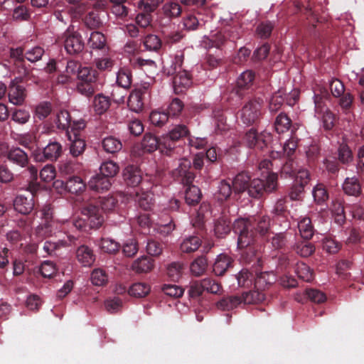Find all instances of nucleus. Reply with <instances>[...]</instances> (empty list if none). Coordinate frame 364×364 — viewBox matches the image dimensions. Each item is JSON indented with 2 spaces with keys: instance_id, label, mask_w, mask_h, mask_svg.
I'll return each instance as SVG.
<instances>
[{
  "instance_id": "3c124183",
  "label": "nucleus",
  "mask_w": 364,
  "mask_h": 364,
  "mask_svg": "<svg viewBox=\"0 0 364 364\" xmlns=\"http://www.w3.org/2000/svg\"><path fill=\"white\" fill-rule=\"evenodd\" d=\"M88 45L92 49L101 50L106 45L105 36L101 32L93 31L88 40Z\"/></svg>"
},
{
  "instance_id": "603ef678",
  "label": "nucleus",
  "mask_w": 364,
  "mask_h": 364,
  "mask_svg": "<svg viewBox=\"0 0 364 364\" xmlns=\"http://www.w3.org/2000/svg\"><path fill=\"white\" fill-rule=\"evenodd\" d=\"M236 279L239 287H250L255 282V275L246 269H242L237 275Z\"/></svg>"
},
{
  "instance_id": "0eeeda50",
  "label": "nucleus",
  "mask_w": 364,
  "mask_h": 364,
  "mask_svg": "<svg viewBox=\"0 0 364 364\" xmlns=\"http://www.w3.org/2000/svg\"><path fill=\"white\" fill-rule=\"evenodd\" d=\"M189 132L186 126L179 124L171 129L168 134L162 138L161 153L168 156H173L176 149V142L180 139L186 136Z\"/></svg>"
},
{
  "instance_id": "4c0bfd02",
  "label": "nucleus",
  "mask_w": 364,
  "mask_h": 364,
  "mask_svg": "<svg viewBox=\"0 0 364 364\" xmlns=\"http://www.w3.org/2000/svg\"><path fill=\"white\" fill-rule=\"evenodd\" d=\"M208 265L207 258L205 256H199L191 263V272L195 277H200L205 273Z\"/></svg>"
},
{
  "instance_id": "dca6fc26",
  "label": "nucleus",
  "mask_w": 364,
  "mask_h": 364,
  "mask_svg": "<svg viewBox=\"0 0 364 364\" xmlns=\"http://www.w3.org/2000/svg\"><path fill=\"white\" fill-rule=\"evenodd\" d=\"M78 238L73 235H68L67 240H59L56 242H53L50 240H48L45 242L43 245V250L48 255H57V251H58L61 247H65L68 246H76L79 243Z\"/></svg>"
},
{
  "instance_id": "f257e3e1",
  "label": "nucleus",
  "mask_w": 364,
  "mask_h": 364,
  "mask_svg": "<svg viewBox=\"0 0 364 364\" xmlns=\"http://www.w3.org/2000/svg\"><path fill=\"white\" fill-rule=\"evenodd\" d=\"M172 176L175 181L188 186L185 191L186 203L193 206L198 204L201 200L202 193L198 186L191 185L196 175L191 171V161L186 159H181L178 166L173 170Z\"/></svg>"
},
{
  "instance_id": "09e8293b",
  "label": "nucleus",
  "mask_w": 364,
  "mask_h": 364,
  "mask_svg": "<svg viewBox=\"0 0 364 364\" xmlns=\"http://www.w3.org/2000/svg\"><path fill=\"white\" fill-rule=\"evenodd\" d=\"M76 89L82 95L90 97L97 90V80H92V82H78Z\"/></svg>"
},
{
  "instance_id": "13d9d810",
  "label": "nucleus",
  "mask_w": 364,
  "mask_h": 364,
  "mask_svg": "<svg viewBox=\"0 0 364 364\" xmlns=\"http://www.w3.org/2000/svg\"><path fill=\"white\" fill-rule=\"evenodd\" d=\"M296 272L299 278L304 282H311L314 279V271L305 263L297 264Z\"/></svg>"
},
{
  "instance_id": "f704fd0d",
  "label": "nucleus",
  "mask_w": 364,
  "mask_h": 364,
  "mask_svg": "<svg viewBox=\"0 0 364 364\" xmlns=\"http://www.w3.org/2000/svg\"><path fill=\"white\" fill-rule=\"evenodd\" d=\"M154 260L147 256H143L136 259L132 264V269L135 272L146 273L152 269Z\"/></svg>"
},
{
  "instance_id": "c03bdc74",
  "label": "nucleus",
  "mask_w": 364,
  "mask_h": 364,
  "mask_svg": "<svg viewBox=\"0 0 364 364\" xmlns=\"http://www.w3.org/2000/svg\"><path fill=\"white\" fill-rule=\"evenodd\" d=\"M242 303L245 304H251L262 302L265 299V294L262 291L251 290L250 291L243 292L241 296Z\"/></svg>"
},
{
  "instance_id": "9b49d317",
  "label": "nucleus",
  "mask_w": 364,
  "mask_h": 364,
  "mask_svg": "<svg viewBox=\"0 0 364 364\" xmlns=\"http://www.w3.org/2000/svg\"><path fill=\"white\" fill-rule=\"evenodd\" d=\"M82 213L90 228H99L104 223L103 212L98 205L90 203L82 208Z\"/></svg>"
},
{
  "instance_id": "1a4fd4ad",
  "label": "nucleus",
  "mask_w": 364,
  "mask_h": 364,
  "mask_svg": "<svg viewBox=\"0 0 364 364\" xmlns=\"http://www.w3.org/2000/svg\"><path fill=\"white\" fill-rule=\"evenodd\" d=\"M63 154V146L58 141H50L43 150L34 152L33 158L38 162H43L46 160L50 161H56Z\"/></svg>"
},
{
  "instance_id": "a211bd4d",
  "label": "nucleus",
  "mask_w": 364,
  "mask_h": 364,
  "mask_svg": "<svg viewBox=\"0 0 364 364\" xmlns=\"http://www.w3.org/2000/svg\"><path fill=\"white\" fill-rule=\"evenodd\" d=\"M234 259L227 254H220L217 256L213 265V272L216 276H223L233 267Z\"/></svg>"
},
{
  "instance_id": "a18cd8bd",
  "label": "nucleus",
  "mask_w": 364,
  "mask_h": 364,
  "mask_svg": "<svg viewBox=\"0 0 364 364\" xmlns=\"http://www.w3.org/2000/svg\"><path fill=\"white\" fill-rule=\"evenodd\" d=\"M240 304H242V299L240 296H230L224 297L218 301L217 307L223 311H230L236 308Z\"/></svg>"
},
{
  "instance_id": "2eb2a0df",
  "label": "nucleus",
  "mask_w": 364,
  "mask_h": 364,
  "mask_svg": "<svg viewBox=\"0 0 364 364\" xmlns=\"http://www.w3.org/2000/svg\"><path fill=\"white\" fill-rule=\"evenodd\" d=\"M12 65L14 73L18 75L14 80H17L18 82H27L31 81L34 83H38V77L32 73L30 65H26L25 60L18 61Z\"/></svg>"
},
{
  "instance_id": "864d4df0",
  "label": "nucleus",
  "mask_w": 364,
  "mask_h": 364,
  "mask_svg": "<svg viewBox=\"0 0 364 364\" xmlns=\"http://www.w3.org/2000/svg\"><path fill=\"white\" fill-rule=\"evenodd\" d=\"M200 282L204 291H207L213 294H220L222 290L221 284L215 279L207 277L200 280Z\"/></svg>"
},
{
  "instance_id": "bf43d9fd",
  "label": "nucleus",
  "mask_w": 364,
  "mask_h": 364,
  "mask_svg": "<svg viewBox=\"0 0 364 364\" xmlns=\"http://www.w3.org/2000/svg\"><path fill=\"white\" fill-rule=\"evenodd\" d=\"M183 26L188 31H195L203 28L205 26V21L194 15L189 14L183 18Z\"/></svg>"
},
{
  "instance_id": "72a5a7b5",
  "label": "nucleus",
  "mask_w": 364,
  "mask_h": 364,
  "mask_svg": "<svg viewBox=\"0 0 364 364\" xmlns=\"http://www.w3.org/2000/svg\"><path fill=\"white\" fill-rule=\"evenodd\" d=\"M201 239L198 235L186 237L180 245V250L183 253H192L201 245Z\"/></svg>"
},
{
  "instance_id": "412c9836",
  "label": "nucleus",
  "mask_w": 364,
  "mask_h": 364,
  "mask_svg": "<svg viewBox=\"0 0 364 364\" xmlns=\"http://www.w3.org/2000/svg\"><path fill=\"white\" fill-rule=\"evenodd\" d=\"M343 192L350 196L358 197L362 193V187L357 176L347 177L342 185Z\"/></svg>"
},
{
  "instance_id": "7ed1b4c3",
  "label": "nucleus",
  "mask_w": 364,
  "mask_h": 364,
  "mask_svg": "<svg viewBox=\"0 0 364 364\" xmlns=\"http://www.w3.org/2000/svg\"><path fill=\"white\" fill-rule=\"evenodd\" d=\"M278 186V175L276 173H269L266 179H252L247 190L248 195L253 198L259 199L267 194L277 190Z\"/></svg>"
},
{
  "instance_id": "f03ea898",
  "label": "nucleus",
  "mask_w": 364,
  "mask_h": 364,
  "mask_svg": "<svg viewBox=\"0 0 364 364\" xmlns=\"http://www.w3.org/2000/svg\"><path fill=\"white\" fill-rule=\"evenodd\" d=\"M254 225L245 218H238L232 224V230L238 235L237 245L240 249L244 247L257 245L259 236L254 230Z\"/></svg>"
},
{
  "instance_id": "b1692460",
  "label": "nucleus",
  "mask_w": 364,
  "mask_h": 364,
  "mask_svg": "<svg viewBox=\"0 0 364 364\" xmlns=\"http://www.w3.org/2000/svg\"><path fill=\"white\" fill-rule=\"evenodd\" d=\"M68 140L70 141V153L73 157H77L83 154L86 149L85 141L80 136V134H74L72 136L70 132L68 134Z\"/></svg>"
},
{
  "instance_id": "423d86ee",
  "label": "nucleus",
  "mask_w": 364,
  "mask_h": 364,
  "mask_svg": "<svg viewBox=\"0 0 364 364\" xmlns=\"http://www.w3.org/2000/svg\"><path fill=\"white\" fill-rule=\"evenodd\" d=\"M62 39L66 52L70 55L80 53L85 48L82 35L73 25H70L63 33Z\"/></svg>"
},
{
  "instance_id": "79ce46f5",
  "label": "nucleus",
  "mask_w": 364,
  "mask_h": 364,
  "mask_svg": "<svg viewBox=\"0 0 364 364\" xmlns=\"http://www.w3.org/2000/svg\"><path fill=\"white\" fill-rule=\"evenodd\" d=\"M110 105L109 98L103 94H98L94 97L93 107L95 112L97 114H102L106 112L109 109Z\"/></svg>"
},
{
  "instance_id": "9d476101",
  "label": "nucleus",
  "mask_w": 364,
  "mask_h": 364,
  "mask_svg": "<svg viewBox=\"0 0 364 364\" xmlns=\"http://www.w3.org/2000/svg\"><path fill=\"white\" fill-rule=\"evenodd\" d=\"M255 79V73L252 70L243 72L237 80V85L232 88L230 92V97H237L238 100H242L247 94L252 85Z\"/></svg>"
},
{
  "instance_id": "aec40b11",
  "label": "nucleus",
  "mask_w": 364,
  "mask_h": 364,
  "mask_svg": "<svg viewBox=\"0 0 364 364\" xmlns=\"http://www.w3.org/2000/svg\"><path fill=\"white\" fill-rule=\"evenodd\" d=\"M123 178L126 184L132 187H136L142 182L141 171L134 165L128 166L124 168Z\"/></svg>"
},
{
  "instance_id": "20e7f679",
  "label": "nucleus",
  "mask_w": 364,
  "mask_h": 364,
  "mask_svg": "<svg viewBox=\"0 0 364 364\" xmlns=\"http://www.w3.org/2000/svg\"><path fill=\"white\" fill-rule=\"evenodd\" d=\"M41 223L36 228L38 236L50 237L59 228V223L53 218V208L50 204L45 205L41 210Z\"/></svg>"
},
{
  "instance_id": "680f3d73",
  "label": "nucleus",
  "mask_w": 364,
  "mask_h": 364,
  "mask_svg": "<svg viewBox=\"0 0 364 364\" xmlns=\"http://www.w3.org/2000/svg\"><path fill=\"white\" fill-rule=\"evenodd\" d=\"M119 170V166L112 161H105L100 166V173L109 179L116 176Z\"/></svg>"
},
{
  "instance_id": "58836bf2",
  "label": "nucleus",
  "mask_w": 364,
  "mask_h": 364,
  "mask_svg": "<svg viewBox=\"0 0 364 364\" xmlns=\"http://www.w3.org/2000/svg\"><path fill=\"white\" fill-rule=\"evenodd\" d=\"M127 105L132 111L139 112L144 108V97L139 91L132 90L129 96Z\"/></svg>"
},
{
  "instance_id": "473e14b6",
  "label": "nucleus",
  "mask_w": 364,
  "mask_h": 364,
  "mask_svg": "<svg viewBox=\"0 0 364 364\" xmlns=\"http://www.w3.org/2000/svg\"><path fill=\"white\" fill-rule=\"evenodd\" d=\"M242 252V260L246 264L252 262H258L260 259L259 246V245H250L244 247Z\"/></svg>"
},
{
  "instance_id": "7c9ffc66",
  "label": "nucleus",
  "mask_w": 364,
  "mask_h": 364,
  "mask_svg": "<svg viewBox=\"0 0 364 364\" xmlns=\"http://www.w3.org/2000/svg\"><path fill=\"white\" fill-rule=\"evenodd\" d=\"M117 85L125 90L131 87L132 82V72L130 68L127 67L121 68L117 73Z\"/></svg>"
},
{
  "instance_id": "ddd939ff",
  "label": "nucleus",
  "mask_w": 364,
  "mask_h": 364,
  "mask_svg": "<svg viewBox=\"0 0 364 364\" xmlns=\"http://www.w3.org/2000/svg\"><path fill=\"white\" fill-rule=\"evenodd\" d=\"M21 82L17 80H12L8 88L9 100L15 105H21L26 97V90L19 85Z\"/></svg>"
},
{
  "instance_id": "c85d7f7f",
  "label": "nucleus",
  "mask_w": 364,
  "mask_h": 364,
  "mask_svg": "<svg viewBox=\"0 0 364 364\" xmlns=\"http://www.w3.org/2000/svg\"><path fill=\"white\" fill-rule=\"evenodd\" d=\"M298 229L301 237L306 240H310L314 233L315 229L310 218L304 217L298 222Z\"/></svg>"
},
{
  "instance_id": "5701e85b",
  "label": "nucleus",
  "mask_w": 364,
  "mask_h": 364,
  "mask_svg": "<svg viewBox=\"0 0 364 364\" xmlns=\"http://www.w3.org/2000/svg\"><path fill=\"white\" fill-rule=\"evenodd\" d=\"M251 181V176L247 172H241L237 174L232 182L234 195L236 196L245 191L247 192Z\"/></svg>"
},
{
  "instance_id": "f8f14e48",
  "label": "nucleus",
  "mask_w": 364,
  "mask_h": 364,
  "mask_svg": "<svg viewBox=\"0 0 364 364\" xmlns=\"http://www.w3.org/2000/svg\"><path fill=\"white\" fill-rule=\"evenodd\" d=\"M298 100V95L294 92L291 95H287L282 90L275 92L269 102V109L271 112H276L286 101L289 105H293Z\"/></svg>"
},
{
  "instance_id": "2f4dec72",
  "label": "nucleus",
  "mask_w": 364,
  "mask_h": 364,
  "mask_svg": "<svg viewBox=\"0 0 364 364\" xmlns=\"http://www.w3.org/2000/svg\"><path fill=\"white\" fill-rule=\"evenodd\" d=\"M293 250L299 256L308 257L314 253L316 247L309 240H304L297 241L293 246Z\"/></svg>"
},
{
  "instance_id": "de8ad7c7",
  "label": "nucleus",
  "mask_w": 364,
  "mask_h": 364,
  "mask_svg": "<svg viewBox=\"0 0 364 364\" xmlns=\"http://www.w3.org/2000/svg\"><path fill=\"white\" fill-rule=\"evenodd\" d=\"M151 291L149 285L146 283L138 282L133 284L128 289V294L134 297H145Z\"/></svg>"
},
{
  "instance_id": "37998d69",
  "label": "nucleus",
  "mask_w": 364,
  "mask_h": 364,
  "mask_svg": "<svg viewBox=\"0 0 364 364\" xmlns=\"http://www.w3.org/2000/svg\"><path fill=\"white\" fill-rule=\"evenodd\" d=\"M56 127L60 130H65L67 134L70 132L71 125V117L70 113L66 110H62L56 114L54 119Z\"/></svg>"
},
{
  "instance_id": "393cba45",
  "label": "nucleus",
  "mask_w": 364,
  "mask_h": 364,
  "mask_svg": "<svg viewBox=\"0 0 364 364\" xmlns=\"http://www.w3.org/2000/svg\"><path fill=\"white\" fill-rule=\"evenodd\" d=\"M162 139L159 140L151 133H146L141 142V148L144 152L151 153L159 149L161 152Z\"/></svg>"
},
{
  "instance_id": "6e6d98bb",
  "label": "nucleus",
  "mask_w": 364,
  "mask_h": 364,
  "mask_svg": "<svg viewBox=\"0 0 364 364\" xmlns=\"http://www.w3.org/2000/svg\"><path fill=\"white\" fill-rule=\"evenodd\" d=\"M337 153V159L343 164H348L353 159L352 151L346 144H340Z\"/></svg>"
},
{
  "instance_id": "69168bd1",
  "label": "nucleus",
  "mask_w": 364,
  "mask_h": 364,
  "mask_svg": "<svg viewBox=\"0 0 364 364\" xmlns=\"http://www.w3.org/2000/svg\"><path fill=\"white\" fill-rule=\"evenodd\" d=\"M117 200L112 196L100 198L99 200L97 202V205H99L101 211H112L113 210L116 205H117Z\"/></svg>"
},
{
  "instance_id": "c9c22d12",
  "label": "nucleus",
  "mask_w": 364,
  "mask_h": 364,
  "mask_svg": "<svg viewBox=\"0 0 364 364\" xmlns=\"http://www.w3.org/2000/svg\"><path fill=\"white\" fill-rule=\"evenodd\" d=\"M76 256L84 266H90L95 260L92 250L86 245H81L77 248Z\"/></svg>"
},
{
  "instance_id": "4468645a",
  "label": "nucleus",
  "mask_w": 364,
  "mask_h": 364,
  "mask_svg": "<svg viewBox=\"0 0 364 364\" xmlns=\"http://www.w3.org/2000/svg\"><path fill=\"white\" fill-rule=\"evenodd\" d=\"M36 193L30 191L28 196H18L14 201V209L23 215L29 214L35 207L34 196Z\"/></svg>"
},
{
  "instance_id": "e2e57ef3",
  "label": "nucleus",
  "mask_w": 364,
  "mask_h": 364,
  "mask_svg": "<svg viewBox=\"0 0 364 364\" xmlns=\"http://www.w3.org/2000/svg\"><path fill=\"white\" fill-rule=\"evenodd\" d=\"M274 24L270 21H263L256 28V36L262 39L268 38L272 32Z\"/></svg>"
},
{
  "instance_id": "6e6552de",
  "label": "nucleus",
  "mask_w": 364,
  "mask_h": 364,
  "mask_svg": "<svg viewBox=\"0 0 364 364\" xmlns=\"http://www.w3.org/2000/svg\"><path fill=\"white\" fill-rule=\"evenodd\" d=\"M271 139L269 133L263 132L258 134L256 129L252 128L246 132L243 140L249 148L262 150L268 146Z\"/></svg>"
},
{
  "instance_id": "4d7b16f0",
  "label": "nucleus",
  "mask_w": 364,
  "mask_h": 364,
  "mask_svg": "<svg viewBox=\"0 0 364 364\" xmlns=\"http://www.w3.org/2000/svg\"><path fill=\"white\" fill-rule=\"evenodd\" d=\"M313 197L316 203L323 204L328 199V193L323 183L317 184L312 191Z\"/></svg>"
},
{
  "instance_id": "a878e982",
  "label": "nucleus",
  "mask_w": 364,
  "mask_h": 364,
  "mask_svg": "<svg viewBox=\"0 0 364 364\" xmlns=\"http://www.w3.org/2000/svg\"><path fill=\"white\" fill-rule=\"evenodd\" d=\"M111 185L110 179L101 173L92 176L88 182V187L96 192L107 191Z\"/></svg>"
},
{
  "instance_id": "774afa93",
  "label": "nucleus",
  "mask_w": 364,
  "mask_h": 364,
  "mask_svg": "<svg viewBox=\"0 0 364 364\" xmlns=\"http://www.w3.org/2000/svg\"><path fill=\"white\" fill-rule=\"evenodd\" d=\"M144 47L149 50H158L161 46V40L156 35L149 34L143 41Z\"/></svg>"
},
{
  "instance_id": "5fc2aeb1",
  "label": "nucleus",
  "mask_w": 364,
  "mask_h": 364,
  "mask_svg": "<svg viewBox=\"0 0 364 364\" xmlns=\"http://www.w3.org/2000/svg\"><path fill=\"white\" fill-rule=\"evenodd\" d=\"M328 97V93L326 90H321L319 94L314 93V101L315 105V112L316 114H321L326 112L328 108L326 107L325 100Z\"/></svg>"
},
{
  "instance_id": "e433bc0d",
  "label": "nucleus",
  "mask_w": 364,
  "mask_h": 364,
  "mask_svg": "<svg viewBox=\"0 0 364 364\" xmlns=\"http://www.w3.org/2000/svg\"><path fill=\"white\" fill-rule=\"evenodd\" d=\"M274 276L268 272H260L255 276V289L264 291L268 286L274 283Z\"/></svg>"
},
{
  "instance_id": "052dcab7",
  "label": "nucleus",
  "mask_w": 364,
  "mask_h": 364,
  "mask_svg": "<svg viewBox=\"0 0 364 364\" xmlns=\"http://www.w3.org/2000/svg\"><path fill=\"white\" fill-rule=\"evenodd\" d=\"M168 114L166 111L154 110L151 112L149 120L156 127H162L168 119Z\"/></svg>"
},
{
  "instance_id": "4be33fe9",
  "label": "nucleus",
  "mask_w": 364,
  "mask_h": 364,
  "mask_svg": "<svg viewBox=\"0 0 364 364\" xmlns=\"http://www.w3.org/2000/svg\"><path fill=\"white\" fill-rule=\"evenodd\" d=\"M191 85L190 75L186 70H178L173 77V85L176 94L183 92Z\"/></svg>"
},
{
  "instance_id": "49530a36",
  "label": "nucleus",
  "mask_w": 364,
  "mask_h": 364,
  "mask_svg": "<svg viewBox=\"0 0 364 364\" xmlns=\"http://www.w3.org/2000/svg\"><path fill=\"white\" fill-rule=\"evenodd\" d=\"M136 200L139 206L144 210H150L154 205L153 193L150 192L136 193Z\"/></svg>"
},
{
  "instance_id": "c756f323",
  "label": "nucleus",
  "mask_w": 364,
  "mask_h": 364,
  "mask_svg": "<svg viewBox=\"0 0 364 364\" xmlns=\"http://www.w3.org/2000/svg\"><path fill=\"white\" fill-rule=\"evenodd\" d=\"M83 23L91 30L98 29L103 25L100 13L96 10L89 11L83 18Z\"/></svg>"
},
{
  "instance_id": "39448f33",
  "label": "nucleus",
  "mask_w": 364,
  "mask_h": 364,
  "mask_svg": "<svg viewBox=\"0 0 364 364\" xmlns=\"http://www.w3.org/2000/svg\"><path fill=\"white\" fill-rule=\"evenodd\" d=\"M262 104L259 100H248L239 112L241 122L247 126L257 124L262 115Z\"/></svg>"
},
{
  "instance_id": "bb28decb",
  "label": "nucleus",
  "mask_w": 364,
  "mask_h": 364,
  "mask_svg": "<svg viewBox=\"0 0 364 364\" xmlns=\"http://www.w3.org/2000/svg\"><path fill=\"white\" fill-rule=\"evenodd\" d=\"M232 194H234V191L232 183L223 180L218 186L215 198L218 202L223 203L230 199Z\"/></svg>"
},
{
  "instance_id": "a19ab883",
  "label": "nucleus",
  "mask_w": 364,
  "mask_h": 364,
  "mask_svg": "<svg viewBox=\"0 0 364 364\" xmlns=\"http://www.w3.org/2000/svg\"><path fill=\"white\" fill-rule=\"evenodd\" d=\"M274 127L278 134L284 133L291 128V120L287 114L281 112L276 117Z\"/></svg>"
},
{
  "instance_id": "0e129e2a",
  "label": "nucleus",
  "mask_w": 364,
  "mask_h": 364,
  "mask_svg": "<svg viewBox=\"0 0 364 364\" xmlns=\"http://www.w3.org/2000/svg\"><path fill=\"white\" fill-rule=\"evenodd\" d=\"M102 251L109 254H115L120 249V244L110 238H102L100 243Z\"/></svg>"
},
{
  "instance_id": "f3484780",
  "label": "nucleus",
  "mask_w": 364,
  "mask_h": 364,
  "mask_svg": "<svg viewBox=\"0 0 364 364\" xmlns=\"http://www.w3.org/2000/svg\"><path fill=\"white\" fill-rule=\"evenodd\" d=\"M6 157L11 163L21 168L27 167L29 164L27 154L19 147L9 148L6 151Z\"/></svg>"
},
{
  "instance_id": "8fccbe9b",
  "label": "nucleus",
  "mask_w": 364,
  "mask_h": 364,
  "mask_svg": "<svg viewBox=\"0 0 364 364\" xmlns=\"http://www.w3.org/2000/svg\"><path fill=\"white\" fill-rule=\"evenodd\" d=\"M102 146L106 152L110 154L117 153L122 148L120 140L113 136L105 138L102 141Z\"/></svg>"
},
{
  "instance_id": "cd10ccee",
  "label": "nucleus",
  "mask_w": 364,
  "mask_h": 364,
  "mask_svg": "<svg viewBox=\"0 0 364 364\" xmlns=\"http://www.w3.org/2000/svg\"><path fill=\"white\" fill-rule=\"evenodd\" d=\"M86 184L83 180L77 176H70L65 183V188L73 194H80L85 191Z\"/></svg>"
},
{
  "instance_id": "6ab92c4d",
  "label": "nucleus",
  "mask_w": 364,
  "mask_h": 364,
  "mask_svg": "<svg viewBox=\"0 0 364 364\" xmlns=\"http://www.w3.org/2000/svg\"><path fill=\"white\" fill-rule=\"evenodd\" d=\"M250 221L254 225V230L257 235L266 237L269 234L270 230V218L267 215H257L252 218L246 219Z\"/></svg>"
},
{
  "instance_id": "338daca9",
  "label": "nucleus",
  "mask_w": 364,
  "mask_h": 364,
  "mask_svg": "<svg viewBox=\"0 0 364 364\" xmlns=\"http://www.w3.org/2000/svg\"><path fill=\"white\" fill-rule=\"evenodd\" d=\"M163 11L166 16L169 18H176L180 16L182 9L178 3L170 2L164 5Z\"/></svg>"
},
{
  "instance_id": "ea45409f",
  "label": "nucleus",
  "mask_w": 364,
  "mask_h": 364,
  "mask_svg": "<svg viewBox=\"0 0 364 364\" xmlns=\"http://www.w3.org/2000/svg\"><path fill=\"white\" fill-rule=\"evenodd\" d=\"M231 221L228 216L223 215L219 218L215 224V232L218 237H223L228 234L231 230Z\"/></svg>"
}]
</instances>
